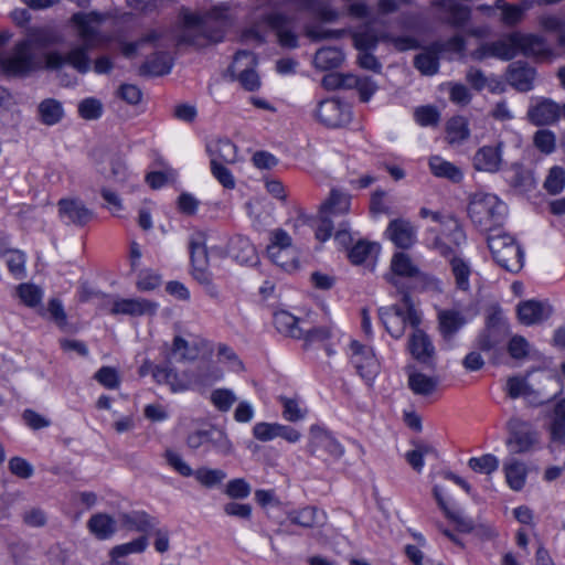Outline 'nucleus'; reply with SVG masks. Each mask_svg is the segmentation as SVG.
Wrapping results in <instances>:
<instances>
[{
    "label": "nucleus",
    "mask_w": 565,
    "mask_h": 565,
    "mask_svg": "<svg viewBox=\"0 0 565 565\" xmlns=\"http://www.w3.org/2000/svg\"><path fill=\"white\" fill-rule=\"evenodd\" d=\"M58 213L64 223L74 224L76 226H85L95 216L94 211L77 199L60 200Z\"/></svg>",
    "instance_id": "16"
},
{
    "label": "nucleus",
    "mask_w": 565,
    "mask_h": 565,
    "mask_svg": "<svg viewBox=\"0 0 565 565\" xmlns=\"http://www.w3.org/2000/svg\"><path fill=\"white\" fill-rule=\"evenodd\" d=\"M508 207L497 195L490 193H476L468 205L471 222L481 232H494L502 225Z\"/></svg>",
    "instance_id": "3"
},
{
    "label": "nucleus",
    "mask_w": 565,
    "mask_h": 565,
    "mask_svg": "<svg viewBox=\"0 0 565 565\" xmlns=\"http://www.w3.org/2000/svg\"><path fill=\"white\" fill-rule=\"evenodd\" d=\"M124 526L137 532L149 533L154 530L158 521L145 511H131L120 514Z\"/></svg>",
    "instance_id": "33"
},
{
    "label": "nucleus",
    "mask_w": 565,
    "mask_h": 565,
    "mask_svg": "<svg viewBox=\"0 0 565 565\" xmlns=\"http://www.w3.org/2000/svg\"><path fill=\"white\" fill-rule=\"evenodd\" d=\"M527 116L537 126L550 125L557 120L559 108L554 102L543 99L529 108Z\"/></svg>",
    "instance_id": "27"
},
{
    "label": "nucleus",
    "mask_w": 565,
    "mask_h": 565,
    "mask_svg": "<svg viewBox=\"0 0 565 565\" xmlns=\"http://www.w3.org/2000/svg\"><path fill=\"white\" fill-rule=\"evenodd\" d=\"M211 172L213 177L226 189H233L235 186V179L232 172L224 163H220L217 160H211Z\"/></svg>",
    "instance_id": "63"
},
{
    "label": "nucleus",
    "mask_w": 565,
    "mask_h": 565,
    "mask_svg": "<svg viewBox=\"0 0 565 565\" xmlns=\"http://www.w3.org/2000/svg\"><path fill=\"white\" fill-rule=\"evenodd\" d=\"M495 8L501 10V20L508 26H513L522 21L525 12V8L509 4L503 0L495 1Z\"/></svg>",
    "instance_id": "48"
},
{
    "label": "nucleus",
    "mask_w": 565,
    "mask_h": 565,
    "mask_svg": "<svg viewBox=\"0 0 565 565\" xmlns=\"http://www.w3.org/2000/svg\"><path fill=\"white\" fill-rule=\"evenodd\" d=\"M236 399L234 392L227 388H218L211 394L212 404L221 412H227Z\"/></svg>",
    "instance_id": "60"
},
{
    "label": "nucleus",
    "mask_w": 565,
    "mask_h": 565,
    "mask_svg": "<svg viewBox=\"0 0 565 565\" xmlns=\"http://www.w3.org/2000/svg\"><path fill=\"white\" fill-rule=\"evenodd\" d=\"M148 545V541L146 536L138 537L131 542L116 545L114 546L110 552V557L120 558L131 553H141L146 550Z\"/></svg>",
    "instance_id": "53"
},
{
    "label": "nucleus",
    "mask_w": 565,
    "mask_h": 565,
    "mask_svg": "<svg viewBox=\"0 0 565 565\" xmlns=\"http://www.w3.org/2000/svg\"><path fill=\"white\" fill-rule=\"evenodd\" d=\"M288 519L294 524L309 529L322 524L324 521V513L319 512L315 507H306L290 512L288 514Z\"/></svg>",
    "instance_id": "41"
},
{
    "label": "nucleus",
    "mask_w": 565,
    "mask_h": 565,
    "mask_svg": "<svg viewBox=\"0 0 565 565\" xmlns=\"http://www.w3.org/2000/svg\"><path fill=\"white\" fill-rule=\"evenodd\" d=\"M180 22L178 43L196 47L221 42L225 32L232 25V19L226 7H215L204 13L182 9Z\"/></svg>",
    "instance_id": "1"
},
{
    "label": "nucleus",
    "mask_w": 565,
    "mask_h": 565,
    "mask_svg": "<svg viewBox=\"0 0 565 565\" xmlns=\"http://www.w3.org/2000/svg\"><path fill=\"white\" fill-rule=\"evenodd\" d=\"M408 349L411 354L418 362L431 365L435 359V348L429 339V337L417 329L413 332L408 341Z\"/></svg>",
    "instance_id": "22"
},
{
    "label": "nucleus",
    "mask_w": 565,
    "mask_h": 565,
    "mask_svg": "<svg viewBox=\"0 0 565 565\" xmlns=\"http://www.w3.org/2000/svg\"><path fill=\"white\" fill-rule=\"evenodd\" d=\"M516 313L522 324L533 326L547 320L552 316L553 309L546 301L531 299L520 302Z\"/></svg>",
    "instance_id": "19"
},
{
    "label": "nucleus",
    "mask_w": 565,
    "mask_h": 565,
    "mask_svg": "<svg viewBox=\"0 0 565 565\" xmlns=\"http://www.w3.org/2000/svg\"><path fill=\"white\" fill-rule=\"evenodd\" d=\"M214 148L207 147L211 160H217L220 163L230 164L237 161V147L235 143H214Z\"/></svg>",
    "instance_id": "47"
},
{
    "label": "nucleus",
    "mask_w": 565,
    "mask_h": 565,
    "mask_svg": "<svg viewBox=\"0 0 565 565\" xmlns=\"http://www.w3.org/2000/svg\"><path fill=\"white\" fill-rule=\"evenodd\" d=\"M565 185V171L559 167H554L544 182V188L551 194L559 193Z\"/></svg>",
    "instance_id": "62"
},
{
    "label": "nucleus",
    "mask_w": 565,
    "mask_h": 565,
    "mask_svg": "<svg viewBox=\"0 0 565 565\" xmlns=\"http://www.w3.org/2000/svg\"><path fill=\"white\" fill-rule=\"evenodd\" d=\"M433 6L447 13V23L460 28L467 23L470 19L469 8L461 6L452 0H436Z\"/></svg>",
    "instance_id": "30"
},
{
    "label": "nucleus",
    "mask_w": 565,
    "mask_h": 565,
    "mask_svg": "<svg viewBox=\"0 0 565 565\" xmlns=\"http://www.w3.org/2000/svg\"><path fill=\"white\" fill-rule=\"evenodd\" d=\"M504 473L509 487L514 491H520L526 479L525 465L516 459H510L504 463Z\"/></svg>",
    "instance_id": "43"
},
{
    "label": "nucleus",
    "mask_w": 565,
    "mask_h": 565,
    "mask_svg": "<svg viewBox=\"0 0 565 565\" xmlns=\"http://www.w3.org/2000/svg\"><path fill=\"white\" fill-rule=\"evenodd\" d=\"M256 57L252 52H237L230 67L233 76H235L241 85L249 92L256 90L260 86L259 76L255 71Z\"/></svg>",
    "instance_id": "10"
},
{
    "label": "nucleus",
    "mask_w": 565,
    "mask_h": 565,
    "mask_svg": "<svg viewBox=\"0 0 565 565\" xmlns=\"http://www.w3.org/2000/svg\"><path fill=\"white\" fill-rule=\"evenodd\" d=\"M429 168L437 178H445L455 183L460 182L462 179V172L457 166L438 156L429 159Z\"/></svg>",
    "instance_id": "42"
},
{
    "label": "nucleus",
    "mask_w": 565,
    "mask_h": 565,
    "mask_svg": "<svg viewBox=\"0 0 565 565\" xmlns=\"http://www.w3.org/2000/svg\"><path fill=\"white\" fill-rule=\"evenodd\" d=\"M507 429V446L513 454L529 452L539 440V434L531 424L518 417L509 419Z\"/></svg>",
    "instance_id": "9"
},
{
    "label": "nucleus",
    "mask_w": 565,
    "mask_h": 565,
    "mask_svg": "<svg viewBox=\"0 0 565 565\" xmlns=\"http://www.w3.org/2000/svg\"><path fill=\"white\" fill-rule=\"evenodd\" d=\"M159 305L145 298H119L114 300L110 313L130 317L154 316Z\"/></svg>",
    "instance_id": "17"
},
{
    "label": "nucleus",
    "mask_w": 565,
    "mask_h": 565,
    "mask_svg": "<svg viewBox=\"0 0 565 565\" xmlns=\"http://www.w3.org/2000/svg\"><path fill=\"white\" fill-rule=\"evenodd\" d=\"M291 243L292 239L290 235L286 231L277 228L270 233V244L267 246V254L270 260L286 271H291L298 268L297 259H280V254H291Z\"/></svg>",
    "instance_id": "13"
},
{
    "label": "nucleus",
    "mask_w": 565,
    "mask_h": 565,
    "mask_svg": "<svg viewBox=\"0 0 565 565\" xmlns=\"http://www.w3.org/2000/svg\"><path fill=\"white\" fill-rule=\"evenodd\" d=\"M193 476L202 486L207 488L221 483L226 478V473L223 470L205 467L195 470Z\"/></svg>",
    "instance_id": "56"
},
{
    "label": "nucleus",
    "mask_w": 565,
    "mask_h": 565,
    "mask_svg": "<svg viewBox=\"0 0 565 565\" xmlns=\"http://www.w3.org/2000/svg\"><path fill=\"white\" fill-rule=\"evenodd\" d=\"M428 247L448 259L456 289L469 292L471 287L470 277L473 274L470 263L459 254H456L455 248L444 242L443 237L433 238L428 243Z\"/></svg>",
    "instance_id": "7"
},
{
    "label": "nucleus",
    "mask_w": 565,
    "mask_h": 565,
    "mask_svg": "<svg viewBox=\"0 0 565 565\" xmlns=\"http://www.w3.org/2000/svg\"><path fill=\"white\" fill-rule=\"evenodd\" d=\"M196 343H190L180 335L173 339L171 354L179 360H194L199 355Z\"/></svg>",
    "instance_id": "50"
},
{
    "label": "nucleus",
    "mask_w": 565,
    "mask_h": 565,
    "mask_svg": "<svg viewBox=\"0 0 565 565\" xmlns=\"http://www.w3.org/2000/svg\"><path fill=\"white\" fill-rule=\"evenodd\" d=\"M379 252V246L365 241H359L349 252L348 256L353 264H362L373 253Z\"/></svg>",
    "instance_id": "55"
},
{
    "label": "nucleus",
    "mask_w": 565,
    "mask_h": 565,
    "mask_svg": "<svg viewBox=\"0 0 565 565\" xmlns=\"http://www.w3.org/2000/svg\"><path fill=\"white\" fill-rule=\"evenodd\" d=\"M351 362L356 369L360 376L367 383H371L379 373V362L373 350L352 340L350 343Z\"/></svg>",
    "instance_id": "12"
},
{
    "label": "nucleus",
    "mask_w": 565,
    "mask_h": 565,
    "mask_svg": "<svg viewBox=\"0 0 565 565\" xmlns=\"http://www.w3.org/2000/svg\"><path fill=\"white\" fill-rule=\"evenodd\" d=\"M488 247L495 263L507 271L518 273L523 267V250L510 234L490 233Z\"/></svg>",
    "instance_id": "5"
},
{
    "label": "nucleus",
    "mask_w": 565,
    "mask_h": 565,
    "mask_svg": "<svg viewBox=\"0 0 565 565\" xmlns=\"http://www.w3.org/2000/svg\"><path fill=\"white\" fill-rule=\"evenodd\" d=\"M404 306H391L379 309L380 319L386 331L395 339H399L404 333L406 326L417 328L420 318L409 301L407 294L403 295Z\"/></svg>",
    "instance_id": "6"
},
{
    "label": "nucleus",
    "mask_w": 565,
    "mask_h": 565,
    "mask_svg": "<svg viewBox=\"0 0 565 565\" xmlns=\"http://www.w3.org/2000/svg\"><path fill=\"white\" fill-rule=\"evenodd\" d=\"M63 36L52 26H32L25 32L21 42L33 52V50H44L50 46L62 43Z\"/></svg>",
    "instance_id": "18"
},
{
    "label": "nucleus",
    "mask_w": 565,
    "mask_h": 565,
    "mask_svg": "<svg viewBox=\"0 0 565 565\" xmlns=\"http://www.w3.org/2000/svg\"><path fill=\"white\" fill-rule=\"evenodd\" d=\"M207 437L206 445L216 454L224 457L232 456L234 454V445L224 429L211 425L209 426Z\"/></svg>",
    "instance_id": "38"
},
{
    "label": "nucleus",
    "mask_w": 565,
    "mask_h": 565,
    "mask_svg": "<svg viewBox=\"0 0 565 565\" xmlns=\"http://www.w3.org/2000/svg\"><path fill=\"white\" fill-rule=\"evenodd\" d=\"M439 330L447 340L451 339L461 329L466 319L457 310H441L438 313Z\"/></svg>",
    "instance_id": "37"
},
{
    "label": "nucleus",
    "mask_w": 565,
    "mask_h": 565,
    "mask_svg": "<svg viewBox=\"0 0 565 565\" xmlns=\"http://www.w3.org/2000/svg\"><path fill=\"white\" fill-rule=\"evenodd\" d=\"M102 21V15L95 12H78L72 17V23L76 26L82 44L74 46L68 57L73 63V68L78 73L85 74L90 68L88 51L99 47L106 42L99 29Z\"/></svg>",
    "instance_id": "2"
},
{
    "label": "nucleus",
    "mask_w": 565,
    "mask_h": 565,
    "mask_svg": "<svg viewBox=\"0 0 565 565\" xmlns=\"http://www.w3.org/2000/svg\"><path fill=\"white\" fill-rule=\"evenodd\" d=\"M408 386L414 394L427 396L436 391L438 380L420 372L412 371L408 373Z\"/></svg>",
    "instance_id": "44"
},
{
    "label": "nucleus",
    "mask_w": 565,
    "mask_h": 565,
    "mask_svg": "<svg viewBox=\"0 0 565 565\" xmlns=\"http://www.w3.org/2000/svg\"><path fill=\"white\" fill-rule=\"evenodd\" d=\"M508 331L505 322L497 315H492L486 329L477 338V347L482 351H490L500 344Z\"/></svg>",
    "instance_id": "21"
},
{
    "label": "nucleus",
    "mask_w": 565,
    "mask_h": 565,
    "mask_svg": "<svg viewBox=\"0 0 565 565\" xmlns=\"http://www.w3.org/2000/svg\"><path fill=\"white\" fill-rule=\"evenodd\" d=\"M446 131L451 141L468 139L470 136V131L467 118L463 116L451 117L447 121Z\"/></svg>",
    "instance_id": "49"
},
{
    "label": "nucleus",
    "mask_w": 565,
    "mask_h": 565,
    "mask_svg": "<svg viewBox=\"0 0 565 565\" xmlns=\"http://www.w3.org/2000/svg\"><path fill=\"white\" fill-rule=\"evenodd\" d=\"M273 31L282 47L295 49L298 38L294 31V20L285 13L271 11L263 14L249 29L248 33L258 41L265 40V31Z\"/></svg>",
    "instance_id": "4"
},
{
    "label": "nucleus",
    "mask_w": 565,
    "mask_h": 565,
    "mask_svg": "<svg viewBox=\"0 0 565 565\" xmlns=\"http://www.w3.org/2000/svg\"><path fill=\"white\" fill-rule=\"evenodd\" d=\"M305 323V320L295 317L286 310L274 313V324L277 331L294 339H301L303 337Z\"/></svg>",
    "instance_id": "25"
},
{
    "label": "nucleus",
    "mask_w": 565,
    "mask_h": 565,
    "mask_svg": "<svg viewBox=\"0 0 565 565\" xmlns=\"http://www.w3.org/2000/svg\"><path fill=\"white\" fill-rule=\"evenodd\" d=\"M38 113L40 120L49 126L57 124L64 115L62 104L53 98L42 100L38 107Z\"/></svg>",
    "instance_id": "45"
},
{
    "label": "nucleus",
    "mask_w": 565,
    "mask_h": 565,
    "mask_svg": "<svg viewBox=\"0 0 565 565\" xmlns=\"http://www.w3.org/2000/svg\"><path fill=\"white\" fill-rule=\"evenodd\" d=\"M468 466L476 472L490 475L498 469L499 460L495 456L487 454L470 458Z\"/></svg>",
    "instance_id": "54"
},
{
    "label": "nucleus",
    "mask_w": 565,
    "mask_h": 565,
    "mask_svg": "<svg viewBox=\"0 0 565 565\" xmlns=\"http://www.w3.org/2000/svg\"><path fill=\"white\" fill-rule=\"evenodd\" d=\"M253 435L260 441H269L280 437L292 444L299 441L301 437L297 429L278 423H257L253 428Z\"/></svg>",
    "instance_id": "20"
},
{
    "label": "nucleus",
    "mask_w": 565,
    "mask_h": 565,
    "mask_svg": "<svg viewBox=\"0 0 565 565\" xmlns=\"http://www.w3.org/2000/svg\"><path fill=\"white\" fill-rule=\"evenodd\" d=\"M516 40V32H512L498 41L482 44L472 53V57L483 60L491 56L504 61L512 60L518 55Z\"/></svg>",
    "instance_id": "14"
},
{
    "label": "nucleus",
    "mask_w": 565,
    "mask_h": 565,
    "mask_svg": "<svg viewBox=\"0 0 565 565\" xmlns=\"http://www.w3.org/2000/svg\"><path fill=\"white\" fill-rule=\"evenodd\" d=\"M279 402L282 406V417L288 422L296 423L302 420L308 413L307 408L301 406L298 398L280 396Z\"/></svg>",
    "instance_id": "46"
},
{
    "label": "nucleus",
    "mask_w": 565,
    "mask_h": 565,
    "mask_svg": "<svg viewBox=\"0 0 565 565\" xmlns=\"http://www.w3.org/2000/svg\"><path fill=\"white\" fill-rule=\"evenodd\" d=\"M316 117L322 125L337 128L349 121L350 108L339 99H324L319 103Z\"/></svg>",
    "instance_id": "15"
},
{
    "label": "nucleus",
    "mask_w": 565,
    "mask_h": 565,
    "mask_svg": "<svg viewBox=\"0 0 565 565\" xmlns=\"http://www.w3.org/2000/svg\"><path fill=\"white\" fill-rule=\"evenodd\" d=\"M350 195L340 190L332 189L329 199L320 206V213L332 215L345 214L350 210Z\"/></svg>",
    "instance_id": "40"
},
{
    "label": "nucleus",
    "mask_w": 565,
    "mask_h": 565,
    "mask_svg": "<svg viewBox=\"0 0 565 565\" xmlns=\"http://www.w3.org/2000/svg\"><path fill=\"white\" fill-rule=\"evenodd\" d=\"M319 449H323L335 460L344 455V447L329 430L319 425H312L309 429L308 452L311 456H318Z\"/></svg>",
    "instance_id": "11"
},
{
    "label": "nucleus",
    "mask_w": 565,
    "mask_h": 565,
    "mask_svg": "<svg viewBox=\"0 0 565 565\" xmlns=\"http://www.w3.org/2000/svg\"><path fill=\"white\" fill-rule=\"evenodd\" d=\"M152 376L158 384H167L173 393L184 392L189 388V382L182 379L169 365H157L152 370Z\"/></svg>",
    "instance_id": "32"
},
{
    "label": "nucleus",
    "mask_w": 565,
    "mask_h": 565,
    "mask_svg": "<svg viewBox=\"0 0 565 565\" xmlns=\"http://www.w3.org/2000/svg\"><path fill=\"white\" fill-rule=\"evenodd\" d=\"M435 237H443L444 242L455 248L456 254H459V248L466 243V234L458 221L452 216H448L443 221L441 233L440 235H435Z\"/></svg>",
    "instance_id": "35"
},
{
    "label": "nucleus",
    "mask_w": 565,
    "mask_h": 565,
    "mask_svg": "<svg viewBox=\"0 0 565 565\" xmlns=\"http://www.w3.org/2000/svg\"><path fill=\"white\" fill-rule=\"evenodd\" d=\"M391 269L393 275L387 276V281L393 285H397L395 276L412 278L420 275L418 267L413 263L411 256L402 252L394 254L392 257Z\"/></svg>",
    "instance_id": "29"
},
{
    "label": "nucleus",
    "mask_w": 565,
    "mask_h": 565,
    "mask_svg": "<svg viewBox=\"0 0 565 565\" xmlns=\"http://www.w3.org/2000/svg\"><path fill=\"white\" fill-rule=\"evenodd\" d=\"M535 70L525 63H513L509 67V83L520 92L532 89Z\"/></svg>",
    "instance_id": "28"
},
{
    "label": "nucleus",
    "mask_w": 565,
    "mask_h": 565,
    "mask_svg": "<svg viewBox=\"0 0 565 565\" xmlns=\"http://www.w3.org/2000/svg\"><path fill=\"white\" fill-rule=\"evenodd\" d=\"M7 266L9 271L18 279H21L25 275V255L17 249H9L7 247Z\"/></svg>",
    "instance_id": "52"
},
{
    "label": "nucleus",
    "mask_w": 565,
    "mask_h": 565,
    "mask_svg": "<svg viewBox=\"0 0 565 565\" xmlns=\"http://www.w3.org/2000/svg\"><path fill=\"white\" fill-rule=\"evenodd\" d=\"M449 99L456 105L466 106L471 100V93L460 83H447Z\"/></svg>",
    "instance_id": "64"
},
{
    "label": "nucleus",
    "mask_w": 565,
    "mask_h": 565,
    "mask_svg": "<svg viewBox=\"0 0 565 565\" xmlns=\"http://www.w3.org/2000/svg\"><path fill=\"white\" fill-rule=\"evenodd\" d=\"M344 61L343 52L338 47H322L315 54V66L322 71L333 70L341 66Z\"/></svg>",
    "instance_id": "39"
},
{
    "label": "nucleus",
    "mask_w": 565,
    "mask_h": 565,
    "mask_svg": "<svg viewBox=\"0 0 565 565\" xmlns=\"http://www.w3.org/2000/svg\"><path fill=\"white\" fill-rule=\"evenodd\" d=\"M386 234L399 248H409L416 241V228L409 221L397 218L390 222Z\"/></svg>",
    "instance_id": "23"
},
{
    "label": "nucleus",
    "mask_w": 565,
    "mask_h": 565,
    "mask_svg": "<svg viewBox=\"0 0 565 565\" xmlns=\"http://www.w3.org/2000/svg\"><path fill=\"white\" fill-rule=\"evenodd\" d=\"M164 458L167 460V463L182 477L193 476L194 470L177 451L171 449L166 450Z\"/></svg>",
    "instance_id": "59"
},
{
    "label": "nucleus",
    "mask_w": 565,
    "mask_h": 565,
    "mask_svg": "<svg viewBox=\"0 0 565 565\" xmlns=\"http://www.w3.org/2000/svg\"><path fill=\"white\" fill-rule=\"evenodd\" d=\"M415 121L423 127H435L440 120V113L433 105H425L415 108Z\"/></svg>",
    "instance_id": "51"
},
{
    "label": "nucleus",
    "mask_w": 565,
    "mask_h": 565,
    "mask_svg": "<svg viewBox=\"0 0 565 565\" xmlns=\"http://www.w3.org/2000/svg\"><path fill=\"white\" fill-rule=\"evenodd\" d=\"M548 431L552 441L565 444V397L553 407L550 415Z\"/></svg>",
    "instance_id": "34"
},
{
    "label": "nucleus",
    "mask_w": 565,
    "mask_h": 565,
    "mask_svg": "<svg viewBox=\"0 0 565 565\" xmlns=\"http://www.w3.org/2000/svg\"><path fill=\"white\" fill-rule=\"evenodd\" d=\"M507 392L511 398H518L521 396H530L532 393H534V390L525 379L520 376H512L507 382Z\"/></svg>",
    "instance_id": "58"
},
{
    "label": "nucleus",
    "mask_w": 565,
    "mask_h": 565,
    "mask_svg": "<svg viewBox=\"0 0 565 565\" xmlns=\"http://www.w3.org/2000/svg\"><path fill=\"white\" fill-rule=\"evenodd\" d=\"M87 529L98 540H108L117 531L116 521L106 513H95L87 521Z\"/></svg>",
    "instance_id": "31"
},
{
    "label": "nucleus",
    "mask_w": 565,
    "mask_h": 565,
    "mask_svg": "<svg viewBox=\"0 0 565 565\" xmlns=\"http://www.w3.org/2000/svg\"><path fill=\"white\" fill-rule=\"evenodd\" d=\"M502 162L499 146H484L473 157V167L479 171L497 172Z\"/></svg>",
    "instance_id": "26"
},
{
    "label": "nucleus",
    "mask_w": 565,
    "mask_h": 565,
    "mask_svg": "<svg viewBox=\"0 0 565 565\" xmlns=\"http://www.w3.org/2000/svg\"><path fill=\"white\" fill-rule=\"evenodd\" d=\"M17 292L21 301L28 307H35L42 300V290L31 284H21Z\"/></svg>",
    "instance_id": "57"
},
{
    "label": "nucleus",
    "mask_w": 565,
    "mask_h": 565,
    "mask_svg": "<svg viewBox=\"0 0 565 565\" xmlns=\"http://www.w3.org/2000/svg\"><path fill=\"white\" fill-rule=\"evenodd\" d=\"M518 54L527 57H544L550 54V49L544 38L536 34L516 32Z\"/></svg>",
    "instance_id": "24"
},
{
    "label": "nucleus",
    "mask_w": 565,
    "mask_h": 565,
    "mask_svg": "<svg viewBox=\"0 0 565 565\" xmlns=\"http://www.w3.org/2000/svg\"><path fill=\"white\" fill-rule=\"evenodd\" d=\"M42 67L41 60L19 41L10 55L0 51V70L9 75L24 77Z\"/></svg>",
    "instance_id": "8"
},
{
    "label": "nucleus",
    "mask_w": 565,
    "mask_h": 565,
    "mask_svg": "<svg viewBox=\"0 0 565 565\" xmlns=\"http://www.w3.org/2000/svg\"><path fill=\"white\" fill-rule=\"evenodd\" d=\"M172 58L167 52L154 53L149 57L139 70L141 75L161 76L170 73Z\"/></svg>",
    "instance_id": "36"
},
{
    "label": "nucleus",
    "mask_w": 565,
    "mask_h": 565,
    "mask_svg": "<svg viewBox=\"0 0 565 565\" xmlns=\"http://www.w3.org/2000/svg\"><path fill=\"white\" fill-rule=\"evenodd\" d=\"M415 67L424 75H434L438 71V57L430 52L418 54L414 61Z\"/></svg>",
    "instance_id": "61"
}]
</instances>
